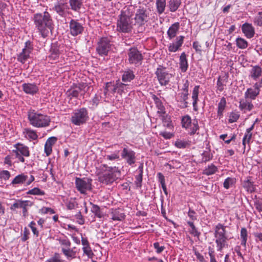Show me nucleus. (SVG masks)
Wrapping results in <instances>:
<instances>
[{
	"label": "nucleus",
	"mask_w": 262,
	"mask_h": 262,
	"mask_svg": "<svg viewBox=\"0 0 262 262\" xmlns=\"http://www.w3.org/2000/svg\"><path fill=\"white\" fill-rule=\"evenodd\" d=\"M33 21L35 27L43 38L46 37L53 29V20L50 14L47 11L43 13L35 14Z\"/></svg>",
	"instance_id": "f257e3e1"
},
{
	"label": "nucleus",
	"mask_w": 262,
	"mask_h": 262,
	"mask_svg": "<svg viewBox=\"0 0 262 262\" xmlns=\"http://www.w3.org/2000/svg\"><path fill=\"white\" fill-rule=\"evenodd\" d=\"M134 11V7L132 5L125 6L121 10L117 23V29L118 31L129 33L132 31L133 27L131 17Z\"/></svg>",
	"instance_id": "f03ea898"
},
{
	"label": "nucleus",
	"mask_w": 262,
	"mask_h": 262,
	"mask_svg": "<svg viewBox=\"0 0 262 262\" xmlns=\"http://www.w3.org/2000/svg\"><path fill=\"white\" fill-rule=\"evenodd\" d=\"M30 123L36 127H45L50 125V117L46 115L30 111L28 114Z\"/></svg>",
	"instance_id": "7ed1b4c3"
},
{
	"label": "nucleus",
	"mask_w": 262,
	"mask_h": 262,
	"mask_svg": "<svg viewBox=\"0 0 262 262\" xmlns=\"http://www.w3.org/2000/svg\"><path fill=\"white\" fill-rule=\"evenodd\" d=\"M120 176V171L117 167H106V169L98 176L100 183L106 185L112 184Z\"/></svg>",
	"instance_id": "20e7f679"
},
{
	"label": "nucleus",
	"mask_w": 262,
	"mask_h": 262,
	"mask_svg": "<svg viewBox=\"0 0 262 262\" xmlns=\"http://www.w3.org/2000/svg\"><path fill=\"white\" fill-rule=\"evenodd\" d=\"M89 114L87 109L82 107L76 110L72 114L71 121L76 125H81L84 124L89 119Z\"/></svg>",
	"instance_id": "39448f33"
},
{
	"label": "nucleus",
	"mask_w": 262,
	"mask_h": 262,
	"mask_svg": "<svg viewBox=\"0 0 262 262\" xmlns=\"http://www.w3.org/2000/svg\"><path fill=\"white\" fill-rule=\"evenodd\" d=\"M150 11L146 8L140 7L136 12L135 25L142 26L150 19Z\"/></svg>",
	"instance_id": "423d86ee"
},
{
	"label": "nucleus",
	"mask_w": 262,
	"mask_h": 262,
	"mask_svg": "<svg viewBox=\"0 0 262 262\" xmlns=\"http://www.w3.org/2000/svg\"><path fill=\"white\" fill-rule=\"evenodd\" d=\"M112 44L106 37H102L98 41L96 51L100 56L107 55L111 51Z\"/></svg>",
	"instance_id": "0eeeda50"
},
{
	"label": "nucleus",
	"mask_w": 262,
	"mask_h": 262,
	"mask_svg": "<svg viewBox=\"0 0 262 262\" xmlns=\"http://www.w3.org/2000/svg\"><path fill=\"white\" fill-rule=\"evenodd\" d=\"M128 60L129 63L136 66L141 65L143 56L140 52L136 48H131L128 51Z\"/></svg>",
	"instance_id": "6e6552de"
},
{
	"label": "nucleus",
	"mask_w": 262,
	"mask_h": 262,
	"mask_svg": "<svg viewBox=\"0 0 262 262\" xmlns=\"http://www.w3.org/2000/svg\"><path fill=\"white\" fill-rule=\"evenodd\" d=\"M155 74L159 83L162 86L166 85L172 77V75L166 71V68L161 66L157 69Z\"/></svg>",
	"instance_id": "1a4fd4ad"
},
{
	"label": "nucleus",
	"mask_w": 262,
	"mask_h": 262,
	"mask_svg": "<svg viewBox=\"0 0 262 262\" xmlns=\"http://www.w3.org/2000/svg\"><path fill=\"white\" fill-rule=\"evenodd\" d=\"M75 185L77 189L82 194H85L86 191L92 189V180L88 178H76Z\"/></svg>",
	"instance_id": "9d476101"
},
{
	"label": "nucleus",
	"mask_w": 262,
	"mask_h": 262,
	"mask_svg": "<svg viewBox=\"0 0 262 262\" xmlns=\"http://www.w3.org/2000/svg\"><path fill=\"white\" fill-rule=\"evenodd\" d=\"M15 147L16 149L13 150V152L14 154L15 157L20 162H24L25 159L23 156L29 157L30 156L28 147L20 143L16 144Z\"/></svg>",
	"instance_id": "9b49d317"
},
{
	"label": "nucleus",
	"mask_w": 262,
	"mask_h": 262,
	"mask_svg": "<svg viewBox=\"0 0 262 262\" xmlns=\"http://www.w3.org/2000/svg\"><path fill=\"white\" fill-rule=\"evenodd\" d=\"M216 242L218 246H225L227 237L225 235V228L221 224H217L215 230Z\"/></svg>",
	"instance_id": "f8f14e48"
},
{
	"label": "nucleus",
	"mask_w": 262,
	"mask_h": 262,
	"mask_svg": "<svg viewBox=\"0 0 262 262\" xmlns=\"http://www.w3.org/2000/svg\"><path fill=\"white\" fill-rule=\"evenodd\" d=\"M69 28L70 34L73 36L81 34L84 30L82 25L78 20L73 19H72L69 23Z\"/></svg>",
	"instance_id": "ddd939ff"
},
{
	"label": "nucleus",
	"mask_w": 262,
	"mask_h": 262,
	"mask_svg": "<svg viewBox=\"0 0 262 262\" xmlns=\"http://www.w3.org/2000/svg\"><path fill=\"white\" fill-rule=\"evenodd\" d=\"M86 85L84 84H78L74 85L67 92V95L71 99L72 97H77L79 94L82 95L84 94L85 91L84 89Z\"/></svg>",
	"instance_id": "4468645a"
},
{
	"label": "nucleus",
	"mask_w": 262,
	"mask_h": 262,
	"mask_svg": "<svg viewBox=\"0 0 262 262\" xmlns=\"http://www.w3.org/2000/svg\"><path fill=\"white\" fill-rule=\"evenodd\" d=\"M121 157L126 160L127 163L132 165L136 162V153L128 148H124L121 153Z\"/></svg>",
	"instance_id": "2eb2a0df"
},
{
	"label": "nucleus",
	"mask_w": 262,
	"mask_h": 262,
	"mask_svg": "<svg viewBox=\"0 0 262 262\" xmlns=\"http://www.w3.org/2000/svg\"><path fill=\"white\" fill-rule=\"evenodd\" d=\"M25 44V48L23 49L22 52L17 57V60L23 63H25L29 58L30 53L32 50V46L30 41H27Z\"/></svg>",
	"instance_id": "dca6fc26"
},
{
	"label": "nucleus",
	"mask_w": 262,
	"mask_h": 262,
	"mask_svg": "<svg viewBox=\"0 0 262 262\" xmlns=\"http://www.w3.org/2000/svg\"><path fill=\"white\" fill-rule=\"evenodd\" d=\"M32 203L29 201H20L18 200L14 203L11 207V209L13 210L15 208H21L23 209V213L24 216L27 215L28 206H31Z\"/></svg>",
	"instance_id": "f3484780"
},
{
	"label": "nucleus",
	"mask_w": 262,
	"mask_h": 262,
	"mask_svg": "<svg viewBox=\"0 0 262 262\" xmlns=\"http://www.w3.org/2000/svg\"><path fill=\"white\" fill-rule=\"evenodd\" d=\"M184 36H179L176 38V41L169 43L168 51L170 52H176L179 50L184 42Z\"/></svg>",
	"instance_id": "a211bd4d"
},
{
	"label": "nucleus",
	"mask_w": 262,
	"mask_h": 262,
	"mask_svg": "<svg viewBox=\"0 0 262 262\" xmlns=\"http://www.w3.org/2000/svg\"><path fill=\"white\" fill-rule=\"evenodd\" d=\"M253 107L254 106L251 101L248 100L247 98L242 99L239 101V108L244 113L251 111Z\"/></svg>",
	"instance_id": "6ab92c4d"
},
{
	"label": "nucleus",
	"mask_w": 262,
	"mask_h": 262,
	"mask_svg": "<svg viewBox=\"0 0 262 262\" xmlns=\"http://www.w3.org/2000/svg\"><path fill=\"white\" fill-rule=\"evenodd\" d=\"M117 93V82H107L106 83L104 94L105 96H111V95Z\"/></svg>",
	"instance_id": "aec40b11"
},
{
	"label": "nucleus",
	"mask_w": 262,
	"mask_h": 262,
	"mask_svg": "<svg viewBox=\"0 0 262 262\" xmlns=\"http://www.w3.org/2000/svg\"><path fill=\"white\" fill-rule=\"evenodd\" d=\"M180 27V23L179 22H176L171 25L169 28L167 32V34L169 39H172L176 36L179 30Z\"/></svg>",
	"instance_id": "412c9836"
},
{
	"label": "nucleus",
	"mask_w": 262,
	"mask_h": 262,
	"mask_svg": "<svg viewBox=\"0 0 262 262\" xmlns=\"http://www.w3.org/2000/svg\"><path fill=\"white\" fill-rule=\"evenodd\" d=\"M242 30L247 38H251L253 37L255 31L254 28L251 24L245 23L242 27Z\"/></svg>",
	"instance_id": "4be33fe9"
},
{
	"label": "nucleus",
	"mask_w": 262,
	"mask_h": 262,
	"mask_svg": "<svg viewBox=\"0 0 262 262\" xmlns=\"http://www.w3.org/2000/svg\"><path fill=\"white\" fill-rule=\"evenodd\" d=\"M22 86L24 91L26 94L34 95L38 91L37 86L34 83H24Z\"/></svg>",
	"instance_id": "5701e85b"
},
{
	"label": "nucleus",
	"mask_w": 262,
	"mask_h": 262,
	"mask_svg": "<svg viewBox=\"0 0 262 262\" xmlns=\"http://www.w3.org/2000/svg\"><path fill=\"white\" fill-rule=\"evenodd\" d=\"M152 98L154 101L156 106L158 110L157 113L160 115L165 114V107L164 106L162 101L155 95H153Z\"/></svg>",
	"instance_id": "b1692460"
},
{
	"label": "nucleus",
	"mask_w": 262,
	"mask_h": 262,
	"mask_svg": "<svg viewBox=\"0 0 262 262\" xmlns=\"http://www.w3.org/2000/svg\"><path fill=\"white\" fill-rule=\"evenodd\" d=\"M135 77L134 72L130 69H128L123 72L122 80L124 82H128L133 80Z\"/></svg>",
	"instance_id": "393cba45"
},
{
	"label": "nucleus",
	"mask_w": 262,
	"mask_h": 262,
	"mask_svg": "<svg viewBox=\"0 0 262 262\" xmlns=\"http://www.w3.org/2000/svg\"><path fill=\"white\" fill-rule=\"evenodd\" d=\"M262 73L261 68L258 66H253L251 71L250 76L254 80H256Z\"/></svg>",
	"instance_id": "a878e982"
},
{
	"label": "nucleus",
	"mask_w": 262,
	"mask_h": 262,
	"mask_svg": "<svg viewBox=\"0 0 262 262\" xmlns=\"http://www.w3.org/2000/svg\"><path fill=\"white\" fill-rule=\"evenodd\" d=\"M180 68L182 72H185L188 67L186 55L185 52H183L180 57Z\"/></svg>",
	"instance_id": "bb28decb"
},
{
	"label": "nucleus",
	"mask_w": 262,
	"mask_h": 262,
	"mask_svg": "<svg viewBox=\"0 0 262 262\" xmlns=\"http://www.w3.org/2000/svg\"><path fill=\"white\" fill-rule=\"evenodd\" d=\"M243 186L246 191L250 192H254L255 189V185L250 178L243 182Z\"/></svg>",
	"instance_id": "cd10ccee"
},
{
	"label": "nucleus",
	"mask_w": 262,
	"mask_h": 262,
	"mask_svg": "<svg viewBox=\"0 0 262 262\" xmlns=\"http://www.w3.org/2000/svg\"><path fill=\"white\" fill-rule=\"evenodd\" d=\"M83 0H69L71 9L76 12H78L82 6Z\"/></svg>",
	"instance_id": "c85d7f7f"
},
{
	"label": "nucleus",
	"mask_w": 262,
	"mask_h": 262,
	"mask_svg": "<svg viewBox=\"0 0 262 262\" xmlns=\"http://www.w3.org/2000/svg\"><path fill=\"white\" fill-rule=\"evenodd\" d=\"M168 3L170 11L174 12L178 10L181 4V0H169Z\"/></svg>",
	"instance_id": "c756f323"
},
{
	"label": "nucleus",
	"mask_w": 262,
	"mask_h": 262,
	"mask_svg": "<svg viewBox=\"0 0 262 262\" xmlns=\"http://www.w3.org/2000/svg\"><path fill=\"white\" fill-rule=\"evenodd\" d=\"M28 179V176L24 173L19 174L15 177L12 181V184H26V181Z\"/></svg>",
	"instance_id": "7c9ffc66"
},
{
	"label": "nucleus",
	"mask_w": 262,
	"mask_h": 262,
	"mask_svg": "<svg viewBox=\"0 0 262 262\" xmlns=\"http://www.w3.org/2000/svg\"><path fill=\"white\" fill-rule=\"evenodd\" d=\"M60 52L58 47L55 45H52L50 50V55L49 58L50 59L56 60L59 57Z\"/></svg>",
	"instance_id": "2f4dec72"
},
{
	"label": "nucleus",
	"mask_w": 262,
	"mask_h": 262,
	"mask_svg": "<svg viewBox=\"0 0 262 262\" xmlns=\"http://www.w3.org/2000/svg\"><path fill=\"white\" fill-rule=\"evenodd\" d=\"M226 105V99L224 97H222L218 104L217 117H219V118H221V117L223 116V113L225 108Z\"/></svg>",
	"instance_id": "473e14b6"
},
{
	"label": "nucleus",
	"mask_w": 262,
	"mask_h": 262,
	"mask_svg": "<svg viewBox=\"0 0 262 262\" xmlns=\"http://www.w3.org/2000/svg\"><path fill=\"white\" fill-rule=\"evenodd\" d=\"M199 85H196L194 86L192 92V98L193 99V106L195 111L197 110L196 103L198 100V94L199 90Z\"/></svg>",
	"instance_id": "72a5a7b5"
},
{
	"label": "nucleus",
	"mask_w": 262,
	"mask_h": 262,
	"mask_svg": "<svg viewBox=\"0 0 262 262\" xmlns=\"http://www.w3.org/2000/svg\"><path fill=\"white\" fill-rule=\"evenodd\" d=\"M159 116L161 117L163 125L169 129L172 127V125L170 118L168 115H165V114L160 115Z\"/></svg>",
	"instance_id": "f704fd0d"
},
{
	"label": "nucleus",
	"mask_w": 262,
	"mask_h": 262,
	"mask_svg": "<svg viewBox=\"0 0 262 262\" xmlns=\"http://www.w3.org/2000/svg\"><path fill=\"white\" fill-rule=\"evenodd\" d=\"M259 91H256L251 88L248 89L245 93V98H250L255 99L256 97L258 95Z\"/></svg>",
	"instance_id": "c9c22d12"
},
{
	"label": "nucleus",
	"mask_w": 262,
	"mask_h": 262,
	"mask_svg": "<svg viewBox=\"0 0 262 262\" xmlns=\"http://www.w3.org/2000/svg\"><path fill=\"white\" fill-rule=\"evenodd\" d=\"M156 7L159 14L163 13L166 7V0H156Z\"/></svg>",
	"instance_id": "e433bc0d"
},
{
	"label": "nucleus",
	"mask_w": 262,
	"mask_h": 262,
	"mask_svg": "<svg viewBox=\"0 0 262 262\" xmlns=\"http://www.w3.org/2000/svg\"><path fill=\"white\" fill-rule=\"evenodd\" d=\"M64 4L58 2L53 8V10L56 12L59 15L62 16L64 13Z\"/></svg>",
	"instance_id": "4c0bfd02"
},
{
	"label": "nucleus",
	"mask_w": 262,
	"mask_h": 262,
	"mask_svg": "<svg viewBox=\"0 0 262 262\" xmlns=\"http://www.w3.org/2000/svg\"><path fill=\"white\" fill-rule=\"evenodd\" d=\"M189 95L188 91H183L179 94L180 95V101L183 103V107H187L188 106V102L187 99H188V96Z\"/></svg>",
	"instance_id": "58836bf2"
},
{
	"label": "nucleus",
	"mask_w": 262,
	"mask_h": 262,
	"mask_svg": "<svg viewBox=\"0 0 262 262\" xmlns=\"http://www.w3.org/2000/svg\"><path fill=\"white\" fill-rule=\"evenodd\" d=\"M217 170V168L213 164L208 165L204 171L203 173L207 176H209L214 174Z\"/></svg>",
	"instance_id": "ea45409f"
},
{
	"label": "nucleus",
	"mask_w": 262,
	"mask_h": 262,
	"mask_svg": "<svg viewBox=\"0 0 262 262\" xmlns=\"http://www.w3.org/2000/svg\"><path fill=\"white\" fill-rule=\"evenodd\" d=\"M26 134V137L31 140H36L38 138L36 133L29 128H26L24 132Z\"/></svg>",
	"instance_id": "a19ab883"
},
{
	"label": "nucleus",
	"mask_w": 262,
	"mask_h": 262,
	"mask_svg": "<svg viewBox=\"0 0 262 262\" xmlns=\"http://www.w3.org/2000/svg\"><path fill=\"white\" fill-rule=\"evenodd\" d=\"M117 88V93L119 95H121L123 93L125 92V90H126L127 84L123 83L121 82L119 80L116 81Z\"/></svg>",
	"instance_id": "79ce46f5"
},
{
	"label": "nucleus",
	"mask_w": 262,
	"mask_h": 262,
	"mask_svg": "<svg viewBox=\"0 0 262 262\" xmlns=\"http://www.w3.org/2000/svg\"><path fill=\"white\" fill-rule=\"evenodd\" d=\"M236 44L239 49H244L248 47L247 41L244 38L238 37L236 39Z\"/></svg>",
	"instance_id": "37998d69"
},
{
	"label": "nucleus",
	"mask_w": 262,
	"mask_h": 262,
	"mask_svg": "<svg viewBox=\"0 0 262 262\" xmlns=\"http://www.w3.org/2000/svg\"><path fill=\"white\" fill-rule=\"evenodd\" d=\"M251 142V140L249 138H247L246 137L244 136V138L242 140V144L243 145V154H244L246 151L248 152L250 149V143Z\"/></svg>",
	"instance_id": "c03bdc74"
},
{
	"label": "nucleus",
	"mask_w": 262,
	"mask_h": 262,
	"mask_svg": "<svg viewBox=\"0 0 262 262\" xmlns=\"http://www.w3.org/2000/svg\"><path fill=\"white\" fill-rule=\"evenodd\" d=\"M247 231L245 228H242L241 230V245L245 246L247 240Z\"/></svg>",
	"instance_id": "a18cd8bd"
},
{
	"label": "nucleus",
	"mask_w": 262,
	"mask_h": 262,
	"mask_svg": "<svg viewBox=\"0 0 262 262\" xmlns=\"http://www.w3.org/2000/svg\"><path fill=\"white\" fill-rule=\"evenodd\" d=\"M182 127L184 128H188L191 126V119L189 116L186 115L184 116L182 119Z\"/></svg>",
	"instance_id": "49530a36"
},
{
	"label": "nucleus",
	"mask_w": 262,
	"mask_h": 262,
	"mask_svg": "<svg viewBox=\"0 0 262 262\" xmlns=\"http://www.w3.org/2000/svg\"><path fill=\"white\" fill-rule=\"evenodd\" d=\"M125 215L119 213L118 210H115L112 213V219L114 221H122L124 219Z\"/></svg>",
	"instance_id": "de8ad7c7"
},
{
	"label": "nucleus",
	"mask_w": 262,
	"mask_h": 262,
	"mask_svg": "<svg viewBox=\"0 0 262 262\" xmlns=\"http://www.w3.org/2000/svg\"><path fill=\"white\" fill-rule=\"evenodd\" d=\"M62 251L68 258H74L76 256V252L73 249L62 248Z\"/></svg>",
	"instance_id": "09e8293b"
},
{
	"label": "nucleus",
	"mask_w": 262,
	"mask_h": 262,
	"mask_svg": "<svg viewBox=\"0 0 262 262\" xmlns=\"http://www.w3.org/2000/svg\"><path fill=\"white\" fill-rule=\"evenodd\" d=\"M235 183V179L228 177L224 181L223 186L225 188L229 189L230 187L233 186Z\"/></svg>",
	"instance_id": "8fccbe9b"
},
{
	"label": "nucleus",
	"mask_w": 262,
	"mask_h": 262,
	"mask_svg": "<svg viewBox=\"0 0 262 262\" xmlns=\"http://www.w3.org/2000/svg\"><path fill=\"white\" fill-rule=\"evenodd\" d=\"M47 262H66L64 260L61 258L59 253H55L53 256L49 258Z\"/></svg>",
	"instance_id": "3c124183"
},
{
	"label": "nucleus",
	"mask_w": 262,
	"mask_h": 262,
	"mask_svg": "<svg viewBox=\"0 0 262 262\" xmlns=\"http://www.w3.org/2000/svg\"><path fill=\"white\" fill-rule=\"evenodd\" d=\"M91 211L99 218L102 216V213L100 210V207L97 205L92 204Z\"/></svg>",
	"instance_id": "603ef678"
},
{
	"label": "nucleus",
	"mask_w": 262,
	"mask_h": 262,
	"mask_svg": "<svg viewBox=\"0 0 262 262\" xmlns=\"http://www.w3.org/2000/svg\"><path fill=\"white\" fill-rule=\"evenodd\" d=\"M27 193L28 194L43 195L45 194V192L40 190L39 188L35 187L29 190Z\"/></svg>",
	"instance_id": "864d4df0"
},
{
	"label": "nucleus",
	"mask_w": 262,
	"mask_h": 262,
	"mask_svg": "<svg viewBox=\"0 0 262 262\" xmlns=\"http://www.w3.org/2000/svg\"><path fill=\"white\" fill-rule=\"evenodd\" d=\"M224 77L219 76L217 79L216 88L217 90L220 92H222L224 90V82H225Z\"/></svg>",
	"instance_id": "5fc2aeb1"
},
{
	"label": "nucleus",
	"mask_w": 262,
	"mask_h": 262,
	"mask_svg": "<svg viewBox=\"0 0 262 262\" xmlns=\"http://www.w3.org/2000/svg\"><path fill=\"white\" fill-rule=\"evenodd\" d=\"M202 162H206L207 161H209L212 158V156L210 154V151H209V150L204 151L202 154Z\"/></svg>",
	"instance_id": "6e6d98bb"
},
{
	"label": "nucleus",
	"mask_w": 262,
	"mask_h": 262,
	"mask_svg": "<svg viewBox=\"0 0 262 262\" xmlns=\"http://www.w3.org/2000/svg\"><path fill=\"white\" fill-rule=\"evenodd\" d=\"M190 128V135H194L196 133V131L199 129V127L197 120H193L191 126H189Z\"/></svg>",
	"instance_id": "4d7b16f0"
},
{
	"label": "nucleus",
	"mask_w": 262,
	"mask_h": 262,
	"mask_svg": "<svg viewBox=\"0 0 262 262\" xmlns=\"http://www.w3.org/2000/svg\"><path fill=\"white\" fill-rule=\"evenodd\" d=\"M187 224L190 227L189 232L191 234L194 235V236H197L199 234V233L194 226L193 223L192 222H188Z\"/></svg>",
	"instance_id": "13d9d810"
},
{
	"label": "nucleus",
	"mask_w": 262,
	"mask_h": 262,
	"mask_svg": "<svg viewBox=\"0 0 262 262\" xmlns=\"http://www.w3.org/2000/svg\"><path fill=\"white\" fill-rule=\"evenodd\" d=\"M239 115L238 113L232 112L229 116V122L230 123H233L236 122L239 118Z\"/></svg>",
	"instance_id": "bf43d9fd"
},
{
	"label": "nucleus",
	"mask_w": 262,
	"mask_h": 262,
	"mask_svg": "<svg viewBox=\"0 0 262 262\" xmlns=\"http://www.w3.org/2000/svg\"><path fill=\"white\" fill-rule=\"evenodd\" d=\"M10 177V173L8 170H2L0 171V179L8 180Z\"/></svg>",
	"instance_id": "052dcab7"
},
{
	"label": "nucleus",
	"mask_w": 262,
	"mask_h": 262,
	"mask_svg": "<svg viewBox=\"0 0 262 262\" xmlns=\"http://www.w3.org/2000/svg\"><path fill=\"white\" fill-rule=\"evenodd\" d=\"M143 175L139 174L136 177L135 185L137 188H141L142 186Z\"/></svg>",
	"instance_id": "680f3d73"
},
{
	"label": "nucleus",
	"mask_w": 262,
	"mask_h": 262,
	"mask_svg": "<svg viewBox=\"0 0 262 262\" xmlns=\"http://www.w3.org/2000/svg\"><path fill=\"white\" fill-rule=\"evenodd\" d=\"M187 144V143L186 142L180 140H177L174 143L175 146L179 148H185L186 147Z\"/></svg>",
	"instance_id": "e2e57ef3"
},
{
	"label": "nucleus",
	"mask_w": 262,
	"mask_h": 262,
	"mask_svg": "<svg viewBox=\"0 0 262 262\" xmlns=\"http://www.w3.org/2000/svg\"><path fill=\"white\" fill-rule=\"evenodd\" d=\"M193 251L194 254L195 255V256H196L197 259L200 261V262H207L205 260L203 255H202L201 254H200L199 253V252L198 251L196 250V249L195 248H194V247L193 248Z\"/></svg>",
	"instance_id": "0e129e2a"
},
{
	"label": "nucleus",
	"mask_w": 262,
	"mask_h": 262,
	"mask_svg": "<svg viewBox=\"0 0 262 262\" xmlns=\"http://www.w3.org/2000/svg\"><path fill=\"white\" fill-rule=\"evenodd\" d=\"M76 202L74 200L70 199L66 203V206L68 209L70 210L73 209L75 208Z\"/></svg>",
	"instance_id": "69168bd1"
},
{
	"label": "nucleus",
	"mask_w": 262,
	"mask_h": 262,
	"mask_svg": "<svg viewBox=\"0 0 262 262\" xmlns=\"http://www.w3.org/2000/svg\"><path fill=\"white\" fill-rule=\"evenodd\" d=\"M83 252L88 255L89 257L92 258L94 254L91 249V247H83Z\"/></svg>",
	"instance_id": "338daca9"
},
{
	"label": "nucleus",
	"mask_w": 262,
	"mask_h": 262,
	"mask_svg": "<svg viewBox=\"0 0 262 262\" xmlns=\"http://www.w3.org/2000/svg\"><path fill=\"white\" fill-rule=\"evenodd\" d=\"M259 15L255 18L254 22L259 26H262V12L258 13Z\"/></svg>",
	"instance_id": "774afa93"
}]
</instances>
